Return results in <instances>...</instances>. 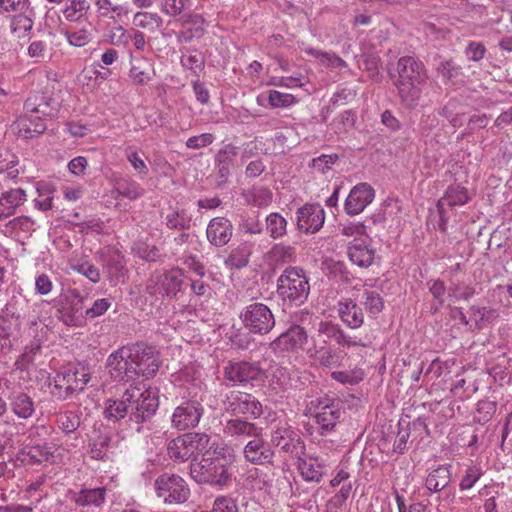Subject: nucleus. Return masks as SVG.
<instances>
[{"instance_id":"obj_1","label":"nucleus","mask_w":512,"mask_h":512,"mask_svg":"<svg viewBox=\"0 0 512 512\" xmlns=\"http://www.w3.org/2000/svg\"><path fill=\"white\" fill-rule=\"evenodd\" d=\"M107 367L117 381L153 377L160 367L159 354L152 346L135 343L123 346L108 356Z\"/></svg>"},{"instance_id":"obj_2","label":"nucleus","mask_w":512,"mask_h":512,"mask_svg":"<svg viewBox=\"0 0 512 512\" xmlns=\"http://www.w3.org/2000/svg\"><path fill=\"white\" fill-rule=\"evenodd\" d=\"M397 78L394 85L403 106H418L428 82V71L422 61L413 56H402L396 64Z\"/></svg>"},{"instance_id":"obj_3","label":"nucleus","mask_w":512,"mask_h":512,"mask_svg":"<svg viewBox=\"0 0 512 512\" xmlns=\"http://www.w3.org/2000/svg\"><path fill=\"white\" fill-rule=\"evenodd\" d=\"M190 476L198 484L223 488L231 483L232 474L227 459L207 448L201 460L193 459L190 462Z\"/></svg>"},{"instance_id":"obj_4","label":"nucleus","mask_w":512,"mask_h":512,"mask_svg":"<svg viewBox=\"0 0 512 512\" xmlns=\"http://www.w3.org/2000/svg\"><path fill=\"white\" fill-rule=\"evenodd\" d=\"M125 400L129 407V421L137 425V432H141L142 425L152 419L159 407L157 391L141 384H131L126 389Z\"/></svg>"},{"instance_id":"obj_5","label":"nucleus","mask_w":512,"mask_h":512,"mask_svg":"<svg viewBox=\"0 0 512 512\" xmlns=\"http://www.w3.org/2000/svg\"><path fill=\"white\" fill-rule=\"evenodd\" d=\"M277 293L289 305L301 306L310 293L308 277L299 267H287L277 279Z\"/></svg>"},{"instance_id":"obj_6","label":"nucleus","mask_w":512,"mask_h":512,"mask_svg":"<svg viewBox=\"0 0 512 512\" xmlns=\"http://www.w3.org/2000/svg\"><path fill=\"white\" fill-rule=\"evenodd\" d=\"M90 381V373L84 366H69L56 373L50 382V393L59 400H65L74 393L82 392Z\"/></svg>"},{"instance_id":"obj_7","label":"nucleus","mask_w":512,"mask_h":512,"mask_svg":"<svg viewBox=\"0 0 512 512\" xmlns=\"http://www.w3.org/2000/svg\"><path fill=\"white\" fill-rule=\"evenodd\" d=\"M210 436L205 433H186L171 440L167 446V454L171 460L182 463L191 461L199 453L210 447Z\"/></svg>"},{"instance_id":"obj_8","label":"nucleus","mask_w":512,"mask_h":512,"mask_svg":"<svg viewBox=\"0 0 512 512\" xmlns=\"http://www.w3.org/2000/svg\"><path fill=\"white\" fill-rule=\"evenodd\" d=\"M239 318L243 327L253 335H267L276 324L272 310L261 302H253L245 306L241 310Z\"/></svg>"},{"instance_id":"obj_9","label":"nucleus","mask_w":512,"mask_h":512,"mask_svg":"<svg viewBox=\"0 0 512 512\" xmlns=\"http://www.w3.org/2000/svg\"><path fill=\"white\" fill-rule=\"evenodd\" d=\"M223 404L225 411L234 416L243 415L257 419L263 413L261 402L254 395L245 392L231 391L226 395Z\"/></svg>"},{"instance_id":"obj_10","label":"nucleus","mask_w":512,"mask_h":512,"mask_svg":"<svg viewBox=\"0 0 512 512\" xmlns=\"http://www.w3.org/2000/svg\"><path fill=\"white\" fill-rule=\"evenodd\" d=\"M155 490L166 503H184L190 495L185 480L175 474L160 475L155 480Z\"/></svg>"},{"instance_id":"obj_11","label":"nucleus","mask_w":512,"mask_h":512,"mask_svg":"<svg viewBox=\"0 0 512 512\" xmlns=\"http://www.w3.org/2000/svg\"><path fill=\"white\" fill-rule=\"evenodd\" d=\"M271 445L291 457H299L305 451V443L299 431L288 424L278 426L272 431Z\"/></svg>"},{"instance_id":"obj_12","label":"nucleus","mask_w":512,"mask_h":512,"mask_svg":"<svg viewBox=\"0 0 512 512\" xmlns=\"http://www.w3.org/2000/svg\"><path fill=\"white\" fill-rule=\"evenodd\" d=\"M224 378L234 384L246 385L262 381L265 371L259 362H229L224 367Z\"/></svg>"},{"instance_id":"obj_13","label":"nucleus","mask_w":512,"mask_h":512,"mask_svg":"<svg viewBox=\"0 0 512 512\" xmlns=\"http://www.w3.org/2000/svg\"><path fill=\"white\" fill-rule=\"evenodd\" d=\"M307 342V331L300 325H292L269 343V349L274 355L280 356L302 350Z\"/></svg>"},{"instance_id":"obj_14","label":"nucleus","mask_w":512,"mask_h":512,"mask_svg":"<svg viewBox=\"0 0 512 512\" xmlns=\"http://www.w3.org/2000/svg\"><path fill=\"white\" fill-rule=\"evenodd\" d=\"M311 404L314 406L313 417L320 434L324 435L331 432L341 416L339 401L323 397L312 401Z\"/></svg>"},{"instance_id":"obj_15","label":"nucleus","mask_w":512,"mask_h":512,"mask_svg":"<svg viewBox=\"0 0 512 512\" xmlns=\"http://www.w3.org/2000/svg\"><path fill=\"white\" fill-rule=\"evenodd\" d=\"M204 414L203 405L197 400L181 402L171 415V425L179 431L195 428Z\"/></svg>"},{"instance_id":"obj_16","label":"nucleus","mask_w":512,"mask_h":512,"mask_svg":"<svg viewBox=\"0 0 512 512\" xmlns=\"http://www.w3.org/2000/svg\"><path fill=\"white\" fill-rule=\"evenodd\" d=\"M306 356L313 365L328 369L340 367L343 359L341 351L328 344L327 340L316 339L306 349Z\"/></svg>"},{"instance_id":"obj_17","label":"nucleus","mask_w":512,"mask_h":512,"mask_svg":"<svg viewBox=\"0 0 512 512\" xmlns=\"http://www.w3.org/2000/svg\"><path fill=\"white\" fill-rule=\"evenodd\" d=\"M325 221V211L320 204H305L296 212L297 227L301 232L314 234Z\"/></svg>"},{"instance_id":"obj_18","label":"nucleus","mask_w":512,"mask_h":512,"mask_svg":"<svg viewBox=\"0 0 512 512\" xmlns=\"http://www.w3.org/2000/svg\"><path fill=\"white\" fill-rule=\"evenodd\" d=\"M223 434L227 438L243 443L247 439L263 434V428L240 417L231 418L223 425Z\"/></svg>"},{"instance_id":"obj_19","label":"nucleus","mask_w":512,"mask_h":512,"mask_svg":"<svg viewBox=\"0 0 512 512\" xmlns=\"http://www.w3.org/2000/svg\"><path fill=\"white\" fill-rule=\"evenodd\" d=\"M318 333L329 340L335 341L342 348L367 347L361 338L351 336L343 328L332 321H321L318 325Z\"/></svg>"},{"instance_id":"obj_20","label":"nucleus","mask_w":512,"mask_h":512,"mask_svg":"<svg viewBox=\"0 0 512 512\" xmlns=\"http://www.w3.org/2000/svg\"><path fill=\"white\" fill-rule=\"evenodd\" d=\"M375 191L367 183L355 185L345 200L344 209L348 215L361 213L374 199Z\"/></svg>"},{"instance_id":"obj_21","label":"nucleus","mask_w":512,"mask_h":512,"mask_svg":"<svg viewBox=\"0 0 512 512\" xmlns=\"http://www.w3.org/2000/svg\"><path fill=\"white\" fill-rule=\"evenodd\" d=\"M297 469L304 481L319 483L327 472L326 460L304 453L297 457Z\"/></svg>"},{"instance_id":"obj_22","label":"nucleus","mask_w":512,"mask_h":512,"mask_svg":"<svg viewBox=\"0 0 512 512\" xmlns=\"http://www.w3.org/2000/svg\"><path fill=\"white\" fill-rule=\"evenodd\" d=\"M338 317L350 329H358L364 324V312L358 303L349 297H342L336 304Z\"/></svg>"},{"instance_id":"obj_23","label":"nucleus","mask_w":512,"mask_h":512,"mask_svg":"<svg viewBox=\"0 0 512 512\" xmlns=\"http://www.w3.org/2000/svg\"><path fill=\"white\" fill-rule=\"evenodd\" d=\"M243 453L248 462L256 465L271 463L275 454L262 435L252 437L244 446Z\"/></svg>"},{"instance_id":"obj_24","label":"nucleus","mask_w":512,"mask_h":512,"mask_svg":"<svg viewBox=\"0 0 512 512\" xmlns=\"http://www.w3.org/2000/svg\"><path fill=\"white\" fill-rule=\"evenodd\" d=\"M59 109V101L44 94L29 97L24 103V110L27 113H34V115L42 117L44 122L47 118H55Z\"/></svg>"},{"instance_id":"obj_25","label":"nucleus","mask_w":512,"mask_h":512,"mask_svg":"<svg viewBox=\"0 0 512 512\" xmlns=\"http://www.w3.org/2000/svg\"><path fill=\"white\" fill-rule=\"evenodd\" d=\"M12 131L19 138L31 139L35 136L43 134L47 126L42 117L34 115V113H27L19 117L11 126Z\"/></svg>"},{"instance_id":"obj_26","label":"nucleus","mask_w":512,"mask_h":512,"mask_svg":"<svg viewBox=\"0 0 512 512\" xmlns=\"http://www.w3.org/2000/svg\"><path fill=\"white\" fill-rule=\"evenodd\" d=\"M233 225L225 217H215L208 223L206 229L207 240L216 247H223L231 240Z\"/></svg>"},{"instance_id":"obj_27","label":"nucleus","mask_w":512,"mask_h":512,"mask_svg":"<svg viewBox=\"0 0 512 512\" xmlns=\"http://www.w3.org/2000/svg\"><path fill=\"white\" fill-rule=\"evenodd\" d=\"M238 154L239 147L231 143L225 144L216 153L214 163L220 183H225L228 180Z\"/></svg>"},{"instance_id":"obj_28","label":"nucleus","mask_w":512,"mask_h":512,"mask_svg":"<svg viewBox=\"0 0 512 512\" xmlns=\"http://www.w3.org/2000/svg\"><path fill=\"white\" fill-rule=\"evenodd\" d=\"M178 22L185 27L177 34L179 42L189 43L194 38H200L205 34V19L199 14H183Z\"/></svg>"},{"instance_id":"obj_29","label":"nucleus","mask_w":512,"mask_h":512,"mask_svg":"<svg viewBox=\"0 0 512 512\" xmlns=\"http://www.w3.org/2000/svg\"><path fill=\"white\" fill-rule=\"evenodd\" d=\"M349 259L361 268L369 267L375 256V250L370 247L367 237H356L348 247Z\"/></svg>"},{"instance_id":"obj_30","label":"nucleus","mask_w":512,"mask_h":512,"mask_svg":"<svg viewBox=\"0 0 512 512\" xmlns=\"http://www.w3.org/2000/svg\"><path fill=\"white\" fill-rule=\"evenodd\" d=\"M38 324L35 321L31 322L29 328V335L33 339L29 344L25 345L23 353L17 358L15 366L17 369L26 370L34 362L36 356L40 353L42 347V338L38 335Z\"/></svg>"},{"instance_id":"obj_31","label":"nucleus","mask_w":512,"mask_h":512,"mask_svg":"<svg viewBox=\"0 0 512 512\" xmlns=\"http://www.w3.org/2000/svg\"><path fill=\"white\" fill-rule=\"evenodd\" d=\"M11 411L21 419H29L35 413V403L27 393L12 390L7 396Z\"/></svg>"},{"instance_id":"obj_32","label":"nucleus","mask_w":512,"mask_h":512,"mask_svg":"<svg viewBox=\"0 0 512 512\" xmlns=\"http://www.w3.org/2000/svg\"><path fill=\"white\" fill-rule=\"evenodd\" d=\"M70 500L81 507H101L106 500V488H82L78 492L70 491Z\"/></svg>"},{"instance_id":"obj_33","label":"nucleus","mask_w":512,"mask_h":512,"mask_svg":"<svg viewBox=\"0 0 512 512\" xmlns=\"http://www.w3.org/2000/svg\"><path fill=\"white\" fill-rule=\"evenodd\" d=\"M27 200L26 191L22 188H14L5 191L0 196V221L15 214L16 209Z\"/></svg>"},{"instance_id":"obj_34","label":"nucleus","mask_w":512,"mask_h":512,"mask_svg":"<svg viewBox=\"0 0 512 512\" xmlns=\"http://www.w3.org/2000/svg\"><path fill=\"white\" fill-rule=\"evenodd\" d=\"M53 455L52 448L47 444L25 446L17 455V458L26 464H40L46 462Z\"/></svg>"},{"instance_id":"obj_35","label":"nucleus","mask_w":512,"mask_h":512,"mask_svg":"<svg viewBox=\"0 0 512 512\" xmlns=\"http://www.w3.org/2000/svg\"><path fill=\"white\" fill-rule=\"evenodd\" d=\"M451 481V465H440L430 471L425 479V487L433 493L444 490Z\"/></svg>"},{"instance_id":"obj_36","label":"nucleus","mask_w":512,"mask_h":512,"mask_svg":"<svg viewBox=\"0 0 512 512\" xmlns=\"http://www.w3.org/2000/svg\"><path fill=\"white\" fill-rule=\"evenodd\" d=\"M184 285V271L176 268L163 274L160 280V290L167 297H176Z\"/></svg>"},{"instance_id":"obj_37","label":"nucleus","mask_w":512,"mask_h":512,"mask_svg":"<svg viewBox=\"0 0 512 512\" xmlns=\"http://www.w3.org/2000/svg\"><path fill=\"white\" fill-rule=\"evenodd\" d=\"M35 15L33 7L28 8L26 12L14 14L10 21V30L17 37H26L33 29Z\"/></svg>"},{"instance_id":"obj_38","label":"nucleus","mask_w":512,"mask_h":512,"mask_svg":"<svg viewBox=\"0 0 512 512\" xmlns=\"http://www.w3.org/2000/svg\"><path fill=\"white\" fill-rule=\"evenodd\" d=\"M469 200L470 197L465 187L461 185H450L446 189L444 196L438 201L437 207L441 212L445 204L450 207L462 206L468 203Z\"/></svg>"},{"instance_id":"obj_39","label":"nucleus","mask_w":512,"mask_h":512,"mask_svg":"<svg viewBox=\"0 0 512 512\" xmlns=\"http://www.w3.org/2000/svg\"><path fill=\"white\" fill-rule=\"evenodd\" d=\"M304 52L318 60L319 64L329 69H341L348 66L336 53L331 51H320L312 47L305 48Z\"/></svg>"},{"instance_id":"obj_40","label":"nucleus","mask_w":512,"mask_h":512,"mask_svg":"<svg viewBox=\"0 0 512 512\" xmlns=\"http://www.w3.org/2000/svg\"><path fill=\"white\" fill-rule=\"evenodd\" d=\"M126 390L120 399H108L105 402L104 416L106 419L117 422L126 416L129 417V407L125 400Z\"/></svg>"},{"instance_id":"obj_41","label":"nucleus","mask_w":512,"mask_h":512,"mask_svg":"<svg viewBox=\"0 0 512 512\" xmlns=\"http://www.w3.org/2000/svg\"><path fill=\"white\" fill-rule=\"evenodd\" d=\"M153 69L149 61L145 58L135 59L131 69L130 77L138 85L147 84L152 79Z\"/></svg>"},{"instance_id":"obj_42","label":"nucleus","mask_w":512,"mask_h":512,"mask_svg":"<svg viewBox=\"0 0 512 512\" xmlns=\"http://www.w3.org/2000/svg\"><path fill=\"white\" fill-rule=\"evenodd\" d=\"M114 188L119 196L135 200L144 194V189L131 178H120L115 181Z\"/></svg>"},{"instance_id":"obj_43","label":"nucleus","mask_w":512,"mask_h":512,"mask_svg":"<svg viewBox=\"0 0 512 512\" xmlns=\"http://www.w3.org/2000/svg\"><path fill=\"white\" fill-rule=\"evenodd\" d=\"M111 444V435L108 432L99 433L95 436L90 444V456L95 460L107 459L108 450Z\"/></svg>"},{"instance_id":"obj_44","label":"nucleus","mask_w":512,"mask_h":512,"mask_svg":"<svg viewBox=\"0 0 512 512\" xmlns=\"http://www.w3.org/2000/svg\"><path fill=\"white\" fill-rule=\"evenodd\" d=\"M266 230L272 239H281L287 234V220L277 212H272L266 217Z\"/></svg>"},{"instance_id":"obj_45","label":"nucleus","mask_w":512,"mask_h":512,"mask_svg":"<svg viewBox=\"0 0 512 512\" xmlns=\"http://www.w3.org/2000/svg\"><path fill=\"white\" fill-rule=\"evenodd\" d=\"M362 304L371 318H376L384 309L382 296L374 290L365 289L363 291Z\"/></svg>"},{"instance_id":"obj_46","label":"nucleus","mask_w":512,"mask_h":512,"mask_svg":"<svg viewBox=\"0 0 512 512\" xmlns=\"http://www.w3.org/2000/svg\"><path fill=\"white\" fill-rule=\"evenodd\" d=\"M270 386L276 393L285 392L291 387V373L287 367L276 366L271 373Z\"/></svg>"},{"instance_id":"obj_47","label":"nucleus","mask_w":512,"mask_h":512,"mask_svg":"<svg viewBox=\"0 0 512 512\" xmlns=\"http://www.w3.org/2000/svg\"><path fill=\"white\" fill-rule=\"evenodd\" d=\"M90 3L87 0H67L62 13L70 22L78 21L90 10Z\"/></svg>"},{"instance_id":"obj_48","label":"nucleus","mask_w":512,"mask_h":512,"mask_svg":"<svg viewBox=\"0 0 512 512\" xmlns=\"http://www.w3.org/2000/svg\"><path fill=\"white\" fill-rule=\"evenodd\" d=\"M95 6L98 16L104 19L115 20L128 14V10L124 6L114 5L111 0H96Z\"/></svg>"},{"instance_id":"obj_49","label":"nucleus","mask_w":512,"mask_h":512,"mask_svg":"<svg viewBox=\"0 0 512 512\" xmlns=\"http://www.w3.org/2000/svg\"><path fill=\"white\" fill-rule=\"evenodd\" d=\"M246 202L253 206L263 208L271 204L273 194L266 187H254L245 194Z\"/></svg>"},{"instance_id":"obj_50","label":"nucleus","mask_w":512,"mask_h":512,"mask_svg":"<svg viewBox=\"0 0 512 512\" xmlns=\"http://www.w3.org/2000/svg\"><path fill=\"white\" fill-rule=\"evenodd\" d=\"M162 18L157 13L137 12L133 17V24L141 29L155 32L162 25Z\"/></svg>"},{"instance_id":"obj_51","label":"nucleus","mask_w":512,"mask_h":512,"mask_svg":"<svg viewBox=\"0 0 512 512\" xmlns=\"http://www.w3.org/2000/svg\"><path fill=\"white\" fill-rule=\"evenodd\" d=\"M57 425L64 433L70 434L75 432L81 423V415L74 411H65L57 415Z\"/></svg>"},{"instance_id":"obj_52","label":"nucleus","mask_w":512,"mask_h":512,"mask_svg":"<svg viewBox=\"0 0 512 512\" xmlns=\"http://www.w3.org/2000/svg\"><path fill=\"white\" fill-rule=\"evenodd\" d=\"M364 370L359 367H354L348 370L333 371L331 378L344 385H356L364 379Z\"/></svg>"},{"instance_id":"obj_53","label":"nucleus","mask_w":512,"mask_h":512,"mask_svg":"<svg viewBox=\"0 0 512 512\" xmlns=\"http://www.w3.org/2000/svg\"><path fill=\"white\" fill-rule=\"evenodd\" d=\"M165 220L169 229L187 230L191 227V217L184 210H173L166 215Z\"/></svg>"},{"instance_id":"obj_54","label":"nucleus","mask_w":512,"mask_h":512,"mask_svg":"<svg viewBox=\"0 0 512 512\" xmlns=\"http://www.w3.org/2000/svg\"><path fill=\"white\" fill-rule=\"evenodd\" d=\"M267 100L271 108H288L297 103L294 95L277 90H269L267 92Z\"/></svg>"},{"instance_id":"obj_55","label":"nucleus","mask_w":512,"mask_h":512,"mask_svg":"<svg viewBox=\"0 0 512 512\" xmlns=\"http://www.w3.org/2000/svg\"><path fill=\"white\" fill-rule=\"evenodd\" d=\"M483 475L484 471L479 464L468 466L461 477L459 483L460 490L465 491L471 489Z\"/></svg>"},{"instance_id":"obj_56","label":"nucleus","mask_w":512,"mask_h":512,"mask_svg":"<svg viewBox=\"0 0 512 512\" xmlns=\"http://www.w3.org/2000/svg\"><path fill=\"white\" fill-rule=\"evenodd\" d=\"M475 294V289L470 284L464 283V282H454L452 281L449 290L448 295L449 297L453 298L454 300H468Z\"/></svg>"},{"instance_id":"obj_57","label":"nucleus","mask_w":512,"mask_h":512,"mask_svg":"<svg viewBox=\"0 0 512 512\" xmlns=\"http://www.w3.org/2000/svg\"><path fill=\"white\" fill-rule=\"evenodd\" d=\"M27 306V300L19 295L12 296L11 299L6 303V305L1 309L2 313L16 319H22V312L24 307Z\"/></svg>"},{"instance_id":"obj_58","label":"nucleus","mask_w":512,"mask_h":512,"mask_svg":"<svg viewBox=\"0 0 512 512\" xmlns=\"http://www.w3.org/2000/svg\"><path fill=\"white\" fill-rule=\"evenodd\" d=\"M438 75L444 83H449L461 74V68L452 60H442L436 67Z\"/></svg>"},{"instance_id":"obj_59","label":"nucleus","mask_w":512,"mask_h":512,"mask_svg":"<svg viewBox=\"0 0 512 512\" xmlns=\"http://www.w3.org/2000/svg\"><path fill=\"white\" fill-rule=\"evenodd\" d=\"M496 402L491 400H481L477 403L475 419L485 424L492 419L496 412Z\"/></svg>"},{"instance_id":"obj_60","label":"nucleus","mask_w":512,"mask_h":512,"mask_svg":"<svg viewBox=\"0 0 512 512\" xmlns=\"http://www.w3.org/2000/svg\"><path fill=\"white\" fill-rule=\"evenodd\" d=\"M470 312L475 317V325L477 328H482L498 316L496 310L489 307L472 306Z\"/></svg>"},{"instance_id":"obj_61","label":"nucleus","mask_w":512,"mask_h":512,"mask_svg":"<svg viewBox=\"0 0 512 512\" xmlns=\"http://www.w3.org/2000/svg\"><path fill=\"white\" fill-rule=\"evenodd\" d=\"M125 156L140 177H146L148 175V166L141 158L137 150H135L133 147H128L125 149Z\"/></svg>"},{"instance_id":"obj_62","label":"nucleus","mask_w":512,"mask_h":512,"mask_svg":"<svg viewBox=\"0 0 512 512\" xmlns=\"http://www.w3.org/2000/svg\"><path fill=\"white\" fill-rule=\"evenodd\" d=\"M64 35L69 44L76 47H83L92 40V33L86 28L77 31H65Z\"/></svg>"},{"instance_id":"obj_63","label":"nucleus","mask_w":512,"mask_h":512,"mask_svg":"<svg viewBox=\"0 0 512 512\" xmlns=\"http://www.w3.org/2000/svg\"><path fill=\"white\" fill-rule=\"evenodd\" d=\"M31 7L30 0H0V13L17 14Z\"/></svg>"},{"instance_id":"obj_64","label":"nucleus","mask_w":512,"mask_h":512,"mask_svg":"<svg viewBox=\"0 0 512 512\" xmlns=\"http://www.w3.org/2000/svg\"><path fill=\"white\" fill-rule=\"evenodd\" d=\"M239 230L246 234L257 235L263 232V224L257 216L242 217Z\"/></svg>"}]
</instances>
